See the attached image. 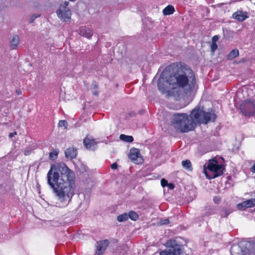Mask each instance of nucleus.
<instances>
[{
	"label": "nucleus",
	"mask_w": 255,
	"mask_h": 255,
	"mask_svg": "<svg viewBox=\"0 0 255 255\" xmlns=\"http://www.w3.org/2000/svg\"><path fill=\"white\" fill-rule=\"evenodd\" d=\"M167 80L164 81V80L163 79L160 78L158 80L157 86L159 90L162 92V93H164L167 92V89L165 87V83H166L167 84H169V83H167L166 81Z\"/></svg>",
	"instance_id": "obj_16"
},
{
	"label": "nucleus",
	"mask_w": 255,
	"mask_h": 255,
	"mask_svg": "<svg viewBox=\"0 0 255 255\" xmlns=\"http://www.w3.org/2000/svg\"><path fill=\"white\" fill-rule=\"evenodd\" d=\"M19 43V37L17 35L13 36L10 42V46L12 49H15Z\"/></svg>",
	"instance_id": "obj_20"
},
{
	"label": "nucleus",
	"mask_w": 255,
	"mask_h": 255,
	"mask_svg": "<svg viewBox=\"0 0 255 255\" xmlns=\"http://www.w3.org/2000/svg\"><path fill=\"white\" fill-rule=\"evenodd\" d=\"M248 243L245 242H240L237 245H234L231 247L230 249V253L231 255H243L244 252H246L245 250L241 248L244 246H247Z\"/></svg>",
	"instance_id": "obj_9"
},
{
	"label": "nucleus",
	"mask_w": 255,
	"mask_h": 255,
	"mask_svg": "<svg viewBox=\"0 0 255 255\" xmlns=\"http://www.w3.org/2000/svg\"><path fill=\"white\" fill-rule=\"evenodd\" d=\"M139 155L140 153L139 150L137 148H133L130 150L128 157L132 161H135L139 157Z\"/></svg>",
	"instance_id": "obj_15"
},
{
	"label": "nucleus",
	"mask_w": 255,
	"mask_h": 255,
	"mask_svg": "<svg viewBox=\"0 0 255 255\" xmlns=\"http://www.w3.org/2000/svg\"><path fill=\"white\" fill-rule=\"evenodd\" d=\"M68 126V123L66 120H60L58 123L59 127H64V128H66Z\"/></svg>",
	"instance_id": "obj_30"
},
{
	"label": "nucleus",
	"mask_w": 255,
	"mask_h": 255,
	"mask_svg": "<svg viewBox=\"0 0 255 255\" xmlns=\"http://www.w3.org/2000/svg\"><path fill=\"white\" fill-rule=\"evenodd\" d=\"M233 17L239 21H243L249 17V15L246 11H238L233 13Z\"/></svg>",
	"instance_id": "obj_12"
},
{
	"label": "nucleus",
	"mask_w": 255,
	"mask_h": 255,
	"mask_svg": "<svg viewBox=\"0 0 255 255\" xmlns=\"http://www.w3.org/2000/svg\"><path fill=\"white\" fill-rule=\"evenodd\" d=\"M93 94L94 95H98V91H95L94 93H93Z\"/></svg>",
	"instance_id": "obj_45"
},
{
	"label": "nucleus",
	"mask_w": 255,
	"mask_h": 255,
	"mask_svg": "<svg viewBox=\"0 0 255 255\" xmlns=\"http://www.w3.org/2000/svg\"><path fill=\"white\" fill-rule=\"evenodd\" d=\"M16 132L15 131L14 132H12V133H10L9 134V137H13L14 135L16 134Z\"/></svg>",
	"instance_id": "obj_40"
},
{
	"label": "nucleus",
	"mask_w": 255,
	"mask_h": 255,
	"mask_svg": "<svg viewBox=\"0 0 255 255\" xmlns=\"http://www.w3.org/2000/svg\"><path fill=\"white\" fill-rule=\"evenodd\" d=\"M16 93L17 95H19L21 94V92L20 90H16Z\"/></svg>",
	"instance_id": "obj_44"
},
{
	"label": "nucleus",
	"mask_w": 255,
	"mask_h": 255,
	"mask_svg": "<svg viewBox=\"0 0 255 255\" xmlns=\"http://www.w3.org/2000/svg\"><path fill=\"white\" fill-rule=\"evenodd\" d=\"M65 154L67 158L72 159L77 156V150L74 148H68L65 150Z\"/></svg>",
	"instance_id": "obj_14"
},
{
	"label": "nucleus",
	"mask_w": 255,
	"mask_h": 255,
	"mask_svg": "<svg viewBox=\"0 0 255 255\" xmlns=\"http://www.w3.org/2000/svg\"><path fill=\"white\" fill-rule=\"evenodd\" d=\"M239 55V50L237 48L234 49L227 55V58L228 60H232L237 57Z\"/></svg>",
	"instance_id": "obj_18"
},
{
	"label": "nucleus",
	"mask_w": 255,
	"mask_h": 255,
	"mask_svg": "<svg viewBox=\"0 0 255 255\" xmlns=\"http://www.w3.org/2000/svg\"><path fill=\"white\" fill-rule=\"evenodd\" d=\"M240 109L245 116L255 115V101L251 99L244 101L240 105Z\"/></svg>",
	"instance_id": "obj_7"
},
{
	"label": "nucleus",
	"mask_w": 255,
	"mask_h": 255,
	"mask_svg": "<svg viewBox=\"0 0 255 255\" xmlns=\"http://www.w3.org/2000/svg\"><path fill=\"white\" fill-rule=\"evenodd\" d=\"M1 186V184H0V187Z\"/></svg>",
	"instance_id": "obj_48"
},
{
	"label": "nucleus",
	"mask_w": 255,
	"mask_h": 255,
	"mask_svg": "<svg viewBox=\"0 0 255 255\" xmlns=\"http://www.w3.org/2000/svg\"><path fill=\"white\" fill-rule=\"evenodd\" d=\"M204 167V172L209 179L222 175L225 169L224 165L219 164L218 161L215 158L209 160L207 166L205 164Z\"/></svg>",
	"instance_id": "obj_4"
},
{
	"label": "nucleus",
	"mask_w": 255,
	"mask_h": 255,
	"mask_svg": "<svg viewBox=\"0 0 255 255\" xmlns=\"http://www.w3.org/2000/svg\"><path fill=\"white\" fill-rule=\"evenodd\" d=\"M167 186H168V188H169V189H173V188H174V184H172V183H169V184H168V183Z\"/></svg>",
	"instance_id": "obj_39"
},
{
	"label": "nucleus",
	"mask_w": 255,
	"mask_h": 255,
	"mask_svg": "<svg viewBox=\"0 0 255 255\" xmlns=\"http://www.w3.org/2000/svg\"><path fill=\"white\" fill-rule=\"evenodd\" d=\"M161 254L162 251L160 252L159 253L156 252L153 255H161Z\"/></svg>",
	"instance_id": "obj_43"
},
{
	"label": "nucleus",
	"mask_w": 255,
	"mask_h": 255,
	"mask_svg": "<svg viewBox=\"0 0 255 255\" xmlns=\"http://www.w3.org/2000/svg\"><path fill=\"white\" fill-rule=\"evenodd\" d=\"M128 218L130 219L132 221H136L138 218V214L133 211H130L128 213Z\"/></svg>",
	"instance_id": "obj_23"
},
{
	"label": "nucleus",
	"mask_w": 255,
	"mask_h": 255,
	"mask_svg": "<svg viewBox=\"0 0 255 255\" xmlns=\"http://www.w3.org/2000/svg\"><path fill=\"white\" fill-rule=\"evenodd\" d=\"M175 11L174 7L171 5H168L163 10V13L164 15L172 14Z\"/></svg>",
	"instance_id": "obj_19"
},
{
	"label": "nucleus",
	"mask_w": 255,
	"mask_h": 255,
	"mask_svg": "<svg viewBox=\"0 0 255 255\" xmlns=\"http://www.w3.org/2000/svg\"><path fill=\"white\" fill-rule=\"evenodd\" d=\"M191 122H193V129L195 128L197 124H207L210 122H214L216 115L214 111L205 112L203 107H196L189 115Z\"/></svg>",
	"instance_id": "obj_2"
},
{
	"label": "nucleus",
	"mask_w": 255,
	"mask_h": 255,
	"mask_svg": "<svg viewBox=\"0 0 255 255\" xmlns=\"http://www.w3.org/2000/svg\"><path fill=\"white\" fill-rule=\"evenodd\" d=\"M75 173L64 163L52 165L47 175V182L57 200L64 206L70 202L75 191Z\"/></svg>",
	"instance_id": "obj_1"
},
{
	"label": "nucleus",
	"mask_w": 255,
	"mask_h": 255,
	"mask_svg": "<svg viewBox=\"0 0 255 255\" xmlns=\"http://www.w3.org/2000/svg\"><path fill=\"white\" fill-rule=\"evenodd\" d=\"M79 170L80 172L84 173L85 172H88L89 171V168L86 165L83 163H81L78 166Z\"/></svg>",
	"instance_id": "obj_25"
},
{
	"label": "nucleus",
	"mask_w": 255,
	"mask_h": 255,
	"mask_svg": "<svg viewBox=\"0 0 255 255\" xmlns=\"http://www.w3.org/2000/svg\"><path fill=\"white\" fill-rule=\"evenodd\" d=\"M169 223V221L168 219H165L163 220H161L160 221V224L161 225H167Z\"/></svg>",
	"instance_id": "obj_34"
},
{
	"label": "nucleus",
	"mask_w": 255,
	"mask_h": 255,
	"mask_svg": "<svg viewBox=\"0 0 255 255\" xmlns=\"http://www.w3.org/2000/svg\"><path fill=\"white\" fill-rule=\"evenodd\" d=\"M109 241L108 240H102L97 243L96 254L98 255H103L106 248L109 245Z\"/></svg>",
	"instance_id": "obj_10"
},
{
	"label": "nucleus",
	"mask_w": 255,
	"mask_h": 255,
	"mask_svg": "<svg viewBox=\"0 0 255 255\" xmlns=\"http://www.w3.org/2000/svg\"><path fill=\"white\" fill-rule=\"evenodd\" d=\"M83 144L87 149L93 150L95 148L97 143L94 139L87 136L83 140Z\"/></svg>",
	"instance_id": "obj_13"
},
{
	"label": "nucleus",
	"mask_w": 255,
	"mask_h": 255,
	"mask_svg": "<svg viewBox=\"0 0 255 255\" xmlns=\"http://www.w3.org/2000/svg\"><path fill=\"white\" fill-rule=\"evenodd\" d=\"M166 82H168L170 88L174 90L178 88L185 87L188 85L189 80L188 76L185 73L182 74L177 72L173 75H171Z\"/></svg>",
	"instance_id": "obj_5"
},
{
	"label": "nucleus",
	"mask_w": 255,
	"mask_h": 255,
	"mask_svg": "<svg viewBox=\"0 0 255 255\" xmlns=\"http://www.w3.org/2000/svg\"><path fill=\"white\" fill-rule=\"evenodd\" d=\"M232 211L228 209H223L220 211V215L221 217H227L231 213Z\"/></svg>",
	"instance_id": "obj_27"
},
{
	"label": "nucleus",
	"mask_w": 255,
	"mask_h": 255,
	"mask_svg": "<svg viewBox=\"0 0 255 255\" xmlns=\"http://www.w3.org/2000/svg\"><path fill=\"white\" fill-rule=\"evenodd\" d=\"M247 208H250L255 206V198H251L245 201Z\"/></svg>",
	"instance_id": "obj_26"
},
{
	"label": "nucleus",
	"mask_w": 255,
	"mask_h": 255,
	"mask_svg": "<svg viewBox=\"0 0 255 255\" xmlns=\"http://www.w3.org/2000/svg\"><path fill=\"white\" fill-rule=\"evenodd\" d=\"M221 199L219 196H215L213 198V201L215 203L219 204L221 202Z\"/></svg>",
	"instance_id": "obj_33"
},
{
	"label": "nucleus",
	"mask_w": 255,
	"mask_h": 255,
	"mask_svg": "<svg viewBox=\"0 0 255 255\" xmlns=\"http://www.w3.org/2000/svg\"><path fill=\"white\" fill-rule=\"evenodd\" d=\"M40 16V15H33L31 17V19L30 20V23H32L34 21V19L37 18V17H38Z\"/></svg>",
	"instance_id": "obj_36"
},
{
	"label": "nucleus",
	"mask_w": 255,
	"mask_h": 255,
	"mask_svg": "<svg viewBox=\"0 0 255 255\" xmlns=\"http://www.w3.org/2000/svg\"><path fill=\"white\" fill-rule=\"evenodd\" d=\"M58 152L56 150H53L52 152L49 153V158L51 160H54L57 158Z\"/></svg>",
	"instance_id": "obj_28"
},
{
	"label": "nucleus",
	"mask_w": 255,
	"mask_h": 255,
	"mask_svg": "<svg viewBox=\"0 0 255 255\" xmlns=\"http://www.w3.org/2000/svg\"><path fill=\"white\" fill-rule=\"evenodd\" d=\"M69 5L68 1H65L60 6L59 9L57 11L59 17L64 21H67L71 19V10L67 7Z\"/></svg>",
	"instance_id": "obj_8"
},
{
	"label": "nucleus",
	"mask_w": 255,
	"mask_h": 255,
	"mask_svg": "<svg viewBox=\"0 0 255 255\" xmlns=\"http://www.w3.org/2000/svg\"><path fill=\"white\" fill-rule=\"evenodd\" d=\"M161 184L162 187H165L168 185V181L165 179H162L161 180Z\"/></svg>",
	"instance_id": "obj_35"
},
{
	"label": "nucleus",
	"mask_w": 255,
	"mask_h": 255,
	"mask_svg": "<svg viewBox=\"0 0 255 255\" xmlns=\"http://www.w3.org/2000/svg\"><path fill=\"white\" fill-rule=\"evenodd\" d=\"M171 126L179 132L185 133L193 130V124L187 114L177 113L172 116Z\"/></svg>",
	"instance_id": "obj_3"
},
{
	"label": "nucleus",
	"mask_w": 255,
	"mask_h": 255,
	"mask_svg": "<svg viewBox=\"0 0 255 255\" xmlns=\"http://www.w3.org/2000/svg\"><path fill=\"white\" fill-rule=\"evenodd\" d=\"M189 74H191V76H189V78H191V80L190 83H188L189 89L190 91L193 90L196 87V80L195 76L193 74V72L191 70H189Z\"/></svg>",
	"instance_id": "obj_17"
},
{
	"label": "nucleus",
	"mask_w": 255,
	"mask_h": 255,
	"mask_svg": "<svg viewBox=\"0 0 255 255\" xmlns=\"http://www.w3.org/2000/svg\"><path fill=\"white\" fill-rule=\"evenodd\" d=\"M128 213H125L117 217V220L120 222H123L128 220Z\"/></svg>",
	"instance_id": "obj_24"
},
{
	"label": "nucleus",
	"mask_w": 255,
	"mask_h": 255,
	"mask_svg": "<svg viewBox=\"0 0 255 255\" xmlns=\"http://www.w3.org/2000/svg\"><path fill=\"white\" fill-rule=\"evenodd\" d=\"M183 247L175 240H169L166 243V249L162 251L161 255H180Z\"/></svg>",
	"instance_id": "obj_6"
},
{
	"label": "nucleus",
	"mask_w": 255,
	"mask_h": 255,
	"mask_svg": "<svg viewBox=\"0 0 255 255\" xmlns=\"http://www.w3.org/2000/svg\"><path fill=\"white\" fill-rule=\"evenodd\" d=\"M219 37L218 35H214L213 36L212 40V43H216V42L218 40Z\"/></svg>",
	"instance_id": "obj_37"
},
{
	"label": "nucleus",
	"mask_w": 255,
	"mask_h": 255,
	"mask_svg": "<svg viewBox=\"0 0 255 255\" xmlns=\"http://www.w3.org/2000/svg\"><path fill=\"white\" fill-rule=\"evenodd\" d=\"M215 213V210H214V209L211 208L209 210V211L206 212L205 213L204 216H208L210 215L214 214Z\"/></svg>",
	"instance_id": "obj_32"
},
{
	"label": "nucleus",
	"mask_w": 255,
	"mask_h": 255,
	"mask_svg": "<svg viewBox=\"0 0 255 255\" xmlns=\"http://www.w3.org/2000/svg\"><path fill=\"white\" fill-rule=\"evenodd\" d=\"M92 86H93L94 88L95 89L98 88V85L97 84L96 82H94L92 83Z\"/></svg>",
	"instance_id": "obj_41"
},
{
	"label": "nucleus",
	"mask_w": 255,
	"mask_h": 255,
	"mask_svg": "<svg viewBox=\"0 0 255 255\" xmlns=\"http://www.w3.org/2000/svg\"><path fill=\"white\" fill-rule=\"evenodd\" d=\"M174 64H181V62H180V63L176 62V63H174Z\"/></svg>",
	"instance_id": "obj_46"
},
{
	"label": "nucleus",
	"mask_w": 255,
	"mask_h": 255,
	"mask_svg": "<svg viewBox=\"0 0 255 255\" xmlns=\"http://www.w3.org/2000/svg\"><path fill=\"white\" fill-rule=\"evenodd\" d=\"M78 33L81 36L89 39L91 38L93 34L92 30L86 26L80 27L78 29Z\"/></svg>",
	"instance_id": "obj_11"
},
{
	"label": "nucleus",
	"mask_w": 255,
	"mask_h": 255,
	"mask_svg": "<svg viewBox=\"0 0 255 255\" xmlns=\"http://www.w3.org/2000/svg\"><path fill=\"white\" fill-rule=\"evenodd\" d=\"M118 166L117 163L115 162L111 165V167L112 169H116L118 168Z\"/></svg>",
	"instance_id": "obj_38"
},
{
	"label": "nucleus",
	"mask_w": 255,
	"mask_h": 255,
	"mask_svg": "<svg viewBox=\"0 0 255 255\" xmlns=\"http://www.w3.org/2000/svg\"><path fill=\"white\" fill-rule=\"evenodd\" d=\"M237 208L240 210H244L247 209L246 204L245 201H244L241 203L237 204Z\"/></svg>",
	"instance_id": "obj_29"
},
{
	"label": "nucleus",
	"mask_w": 255,
	"mask_h": 255,
	"mask_svg": "<svg viewBox=\"0 0 255 255\" xmlns=\"http://www.w3.org/2000/svg\"><path fill=\"white\" fill-rule=\"evenodd\" d=\"M70 1H75L76 0H69Z\"/></svg>",
	"instance_id": "obj_47"
},
{
	"label": "nucleus",
	"mask_w": 255,
	"mask_h": 255,
	"mask_svg": "<svg viewBox=\"0 0 255 255\" xmlns=\"http://www.w3.org/2000/svg\"><path fill=\"white\" fill-rule=\"evenodd\" d=\"M120 139L121 140L126 141L127 142H131L133 141V137L130 135H127L122 134L120 135Z\"/></svg>",
	"instance_id": "obj_21"
},
{
	"label": "nucleus",
	"mask_w": 255,
	"mask_h": 255,
	"mask_svg": "<svg viewBox=\"0 0 255 255\" xmlns=\"http://www.w3.org/2000/svg\"><path fill=\"white\" fill-rule=\"evenodd\" d=\"M218 48V45L216 43H212L211 45V50L212 53H214Z\"/></svg>",
	"instance_id": "obj_31"
},
{
	"label": "nucleus",
	"mask_w": 255,
	"mask_h": 255,
	"mask_svg": "<svg viewBox=\"0 0 255 255\" xmlns=\"http://www.w3.org/2000/svg\"><path fill=\"white\" fill-rule=\"evenodd\" d=\"M251 171L255 173V163H254V164L253 165V167H252Z\"/></svg>",
	"instance_id": "obj_42"
},
{
	"label": "nucleus",
	"mask_w": 255,
	"mask_h": 255,
	"mask_svg": "<svg viewBox=\"0 0 255 255\" xmlns=\"http://www.w3.org/2000/svg\"><path fill=\"white\" fill-rule=\"evenodd\" d=\"M182 165L184 168L188 171L192 170V164L189 160H183L182 162Z\"/></svg>",
	"instance_id": "obj_22"
}]
</instances>
